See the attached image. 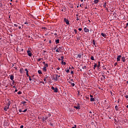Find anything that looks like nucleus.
Instances as JSON below:
<instances>
[{
  "label": "nucleus",
  "instance_id": "de8ad7c7",
  "mask_svg": "<svg viewBox=\"0 0 128 128\" xmlns=\"http://www.w3.org/2000/svg\"><path fill=\"white\" fill-rule=\"evenodd\" d=\"M42 30H46V27H42Z\"/></svg>",
  "mask_w": 128,
  "mask_h": 128
},
{
  "label": "nucleus",
  "instance_id": "774afa93",
  "mask_svg": "<svg viewBox=\"0 0 128 128\" xmlns=\"http://www.w3.org/2000/svg\"><path fill=\"white\" fill-rule=\"evenodd\" d=\"M125 97L126 98H128V96L126 95V96H125Z\"/></svg>",
  "mask_w": 128,
  "mask_h": 128
},
{
  "label": "nucleus",
  "instance_id": "864d4df0",
  "mask_svg": "<svg viewBox=\"0 0 128 128\" xmlns=\"http://www.w3.org/2000/svg\"><path fill=\"white\" fill-rule=\"evenodd\" d=\"M14 26H16V28H18V24H14Z\"/></svg>",
  "mask_w": 128,
  "mask_h": 128
},
{
  "label": "nucleus",
  "instance_id": "6ab92c4d",
  "mask_svg": "<svg viewBox=\"0 0 128 128\" xmlns=\"http://www.w3.org/2000/svg\"><path fill=\"white\" fill-rule=\"evenodd\" d=\"M43 72H46V66H44L43 68Z\"/></svg>",
  "mask_w": 128,
  "mask_h": 128
},
{
  "label": "nucleus",
  "instance_id": "4468645a",
  "mask_svg": "<svg viewBox=\"0 0 128 128\" xmlns=\"http://www.w3.org/2000/svg\"><path fill=\"white\" fill-rule=\"evenodd\" d=\"M101 36H102L104 38H106V34L102 32L101 33Z\"/></svg>",
  "mask_w": 128,
  "mask_h": 128
},
{
  "label": "nucleus",
  "instance_id": "8fccbe9b",
  "mask_svg": "<svg viewBox=\"0 0 128 128\" xmlns=\"http://www.w3.org/2000/svg\"><path fill=\"white\" fill-rule=\"evenodd\" d=\"M19 112H23V111L22 110V109H20Z\"/></svg>",
  "mask_w": 128,
  "mask_h": 128
},
{
  "label": "nucleus",
  "instance_id": "c03bdc74",
  "mask_svg": "<svg viewBox=\"0 0 128 128\" xmlns=\"http://www.w3.org/2000/svg\"><path fill=\"white\" fill-rule=\"evenodd\" d=\"M82 70H84V68H86V66H84V67H82Z\"/></svg>",
  "mask_w": 128,
  "mask_h": 128
},
{
  "label": "nucleus",
  "instance_id": "c756f323",
  "mask_svg": "<svg viewBox=\"0 0 128 128\" xmlns=\"http://www.w3.org/2000/svg\"><path fill=\"white\" fill-rule=\"evenodd\" d=\"M104 106H105V108H108V103H105Z\"/></svg>",
  "mask_w": 128,
  "mask_h": 128
},
{
  "label": "nucleus",
  "instance_id": "79ce46f5",
  "mask_svg": "<svg viewBox=\"0 0 128 128\" xmlns=\"http://www.w3.org/2000/svg\"><path fill=\"white\" fill-rule=\"evenodd\" d=\"M74 32H75V34H77L78 30L76 29L74 30Z\"/></svg>",
  "mask_w": 128,
  "mask_h": 128
},
{
  "label": "nucleus",
  "instance_id": "49530a36",
  "mask_svg": "<svg viewBox=\"0 0 128 128\" xmlns=\"http://www.w3.org/2000/svg\"><path fill=\"white\" fill-rule=\"evenodd\" d=\"M114 66H118V62H116V63L114 64Z\"/></svg>",
  "mask_w": 128,
  "mask_h": 128
},
{
  "label": "nucleus",
  "instance_id": "423d86ee",
  "mask_svg": "<svg viewBox=\"0 0 128 128\" xmlns=\"http://www.w3.org/2000/svg\"><path fill=\"white\" fill-rule=\"evenodd\" d=\"M61 10L62 12H64L66 10V6L62 7Z\"/></svg>",
  "mask_w": 128,
  "mask_h": 128
},
{
  "label": "nucleus",
  "instance_id": "13d9d810",
  "mask_svg": "<svg viewBox=\"0 0 128 128\" xmlns=\"http://www.w3.org/2000/svg\"><path fill=\"white\" fill-rule=\"evenodd\" d=\"M42 60V58H40L38 60V62H40Z\"/></svg>",
  "mask_w": 128,
  "mask_h": 128
},
{
  "label": "nucleus",
  "instance_id": "5701e85b",
  "mask_svg": "<svg viewBox=\"0 0 128 128\" xmlns=\"http://www.w3.org/2000/svg\"><path fill=\"white\" fill-rule=\"evenodd\" d=\"M98 66V64L96 63H94V70H96V66Z\"/></svg>",
  "mask_w": 128,
  "mask_h": 128
},
{
  "label": "nucleus",
  "instance_id": "39448f33",
  "mask_svg": "<svg viewBox=\"0 0 128 128\" xmlns=\"http://www.w3.org/2000/svg\"><path fill=\"white\" fill-rule=\"evenodd\" d=\"M82 56H84L83 54H82V53L78 54L77 58H82Z\"/></svg>",
  "mask_w": 128,
  "mask_h": 128
},
{
  "label": "nucleus",
  "instance_id": "cd10ccee",
  "mask_svg": "<svg viewBox=\"0 0 128 128\" xmlns=\"http://www.w3.org/2000/svg\"><path fill=\"white\" fill-rule=\"evenodd\" d=\"M98 0H94V4H98Z\"/></svg>",
  "mask_w": 128,
  "mask_h": 128
},
{
  "label": "nucleus",
  "instance_id": "f8f14e48",
  "mask_svg": "<svg viewBox=\"0 0 128 128\" xmlns=\"http://www.w3.org/2000/svg\"><path fill=\"white\" fill-rule=\"evenodd\" d=\"M14 78V75H11L10 76V80H13Z\"/></svg>",
  "mask_w": 128,
  "mask_h": 128
},
{
  "label": "nucleus",
  "instance_id": "a18cd8bd",
  "mask_svg": "<svg viewBox=\"0 0 128 128\" xmlns=\"http://www.w3.org/2000/svg\"><path fill=\"white\" fill-rule=\"evenodd\" d=\"M82 28H78V30H79L80 32H82Z\"/></svg>",
  "mask_w": 128,
  "mask_h": 128
},
{
  "label": "nucleus",
  "instance_id": "bb28decb",
  "mask_svg": "<svg viewBox=\"0 0 128 128\" xmlns=\"http://www.w3.org/2000/svg\"><path fill=\"white\" fill-rule=\"evenodd\" d=\"M90 60H94V56H90Z\"/></svg>",
  "mask_w": 128,
  "mask_h": 128
},
{
  "label": "nucleus",
  "instance_id": "052dcab7",
  "mask_svg": "<svg viewBox=\"0 0 128 128\" xmlns=\"http://www.w3.org/2000/svg\"><path fill=\"white\" fill-rule=\"evenodd\" d=\"M71 74H74V71L71 70Z\"/></svg>",
  "mask_w": 128,
  "mask_h": 128
},
{
  "label": "nucleus",
  "instance_id": "7c9ffc66",
  "mask_svg": "<svg viewBox=\"0 0 128 128\" xmlns=\"http://www.w3.org/2000/svg\"><path fill=\"white\" fill-rule=\"evenodd\" d=\"M70 8H74V6L71 4V5L70 6Z\"/></svg>",
  "mask_w": 128,
  "mask_h": 128
},
{
  "label": "nucleus",
  "instance_id": "bf43d9fd",
  "mask_svg": "<svg viewBox=\"0 0 128 128\" xmlns=\"http://www.w3.org/2000/svg\"><path fill=\"white\" fill-rule=\"evenodd\" d=\"M26 74L27 76L30 77V75H28V72H27V73H26Z\"/></svg>",
  "mask_w": 128,
  "mask_h": 128
},
{
  "label": "nucleus",
  "instance_id": "a878e982",
  "mask_svg": "<svg viewBox=\"0 0 128 128\" xmlns=\"http://www.w3.org/2000/svg\"><path fill=\"white\" fill-rule=\"evenodd\" d=\"M38 73L39 74H42V70H38Z\"/></svg>",
  "mask_w": 128,
  "mask_h": 128
},
{
  "label": "nucleus",
  "instance_id": "58836bf2",
  "mask_svg": "<svg viewBox=\"0 0 128 128\" xmlns=\"http://www.w3.org/2000/svg\"><path fill=\"white\" fill-rule=\"evenodd\" d=\"M59 48H60V50H64V47H62V46H60V47H59Z\"/></svg>",
  "mask_w": 128,
  "mask_h": 128
},
{
  "label": "nucleus",
  "instance_id": "6e6552de",
  "mask_svg": "<svg viewBox=\"0 0 128 128\" xmlns=\"http://www.w3.org/2000/svg\"><path fill=\"white\" fill-rule=\"evenodd\" d=\"M27 54H28V56H32V52H30V50H28Z\"/></svg>",
  "mask_w": 128,
  "mask_h": 128
},
{
  "label": "nucleus",
  "instance_id": "72a5a7b5",
  "mask_svg": "<svg viewBox=\"0 0 128 128\" xmlns=\"http://www.w3.org/2000/svg\"><path fill=\"white\" fill-rule=\"evenodd\" d=\"M19 52H24V49L23 48L19 49Z\"/></svg>",
  "mask_w": 128,
  "mask_h": 128
},
{
  "label": "nucleus",
  "instance_id": "a19ab883",
  "mask_svg": "<svg viewBox=\"0 0 128 128\" xmlns=\"http://www.w3.org/2000/svg\"><path fill=\"white\" fill-rule=\"evenodd\" d=\"M0 8H2V4L0 2Z\"/></svg>",
  "mask_w": 128,
  "mask_h": 128
},
{
  "label": "nucleus",
  "instance_id": "aec40b11",
  "mask_svg": "<svg viewBox=\"0 0 128 128\" xmlns=\"http://www.w3.org/2000/svg\"><path fill=\"white\" fill-rule=\"evenodd\" d=\"M55 42H56V44H60V40H58V39L56 40Z\"/></svg>",
  "mask_w": 128,
  "mask_h": 128
},
{
  "label": "nucleus",
  "instance_id": "412c9836",
  "mask_svg": "<svg viewBox=\"0 0 128 128\" xmlns=\"http://www.w3.org/2000/svg\"><path fill=\"white\" fill-rule=\"evenodd\" d=\"M46 120H48V117H46V118L43 117L42 119V120L43 122H44V121H46Z\"/></svg>",
  "mask_w": 128,
  "mask_h": 128
},
{
  "label": "nucleus",
  "instance_id": "5fc2aeb1",
  "mask_svg": "<svg viewBox=\"0 0 128 128\" xmlns=\"http://www.w3.org/2000/svg\"><path fill=\"white\" fill-rule=\"evenodd\" d=\"M29 80L30 81H32V78H30V76H29Z\"/></svg>",
  "mask_w": 128,
  "mask_h": 128
},
{
  "label": "nucleus",
  "instance_id": "2f4dec72",
  "mask_svg": "<svg viewBox=\"0 0 128 128\" xmlns=\"http://www.w3.org/2000/svg\"><path fill=\"white\" fill-rule=\"evenodd\" d=\"M22 92L20 91L18 92V94H22Z\"/></svg>",
  "mask_w": 128,
  "mask_h": 128
},
{
  "label": "nucleus",
  "instance_id": "e2e57ef3",
  "mask_svg": "<svg viewBox=\"0 0 128 128\" xmlns=\"http://www.w3.org/2000/svg\"><path fill=\"white\" fill-rule=\"evenodd\" d=\"M44 82H46V78H44Z\"/></svg>",
  "mask_w": 128,
  "mask_h": 128
},
{
  "label": "nucleus",
  "instance_id": "ea45409f",
  "mask_svg": "<svg viewBox=\"0 0 128 128\" xmlns=\"http://www.w3.org/2000/svg\"><path fill=\"white\" fill-rule=\"evenodd\" d=\"M44 66H46V67L48 68V64H44Z\"/></svg>",
  "mask_w": 128,
  "mask_h": 128
},
{
  "label": "nucleus",
  "instance_id": "2eb2a0df",
  "mask_svg": "<svg viewBox=\"0 0 128 128\" xmlns=\"http://www.w3.org/2000/svg\"><path fill=\"white\" fill-rule=\"evenodd\" d=\"M92 44L96 48V40H92Z\"/></svg>",
  "mask_w": 128,
  "mask_h": 128
},
{
  "label": "nucleus",
  "instance_id": "69168bd1",
  "mask_svg": "<svg viewBox=\"0 0 128 128\" xmlns=\"http://www.w3.org/2000/svg\"><path fill=\"white\" fill-rule=\"evenodd\" d=\"M20 128H24V126L22 125L20 126Z\"/></svg>",
  "mask_w": 128,
  "mask_h": 128
},
{
  "label": "nucleus",
  "instance_id": "680f3d73",
  "mask_svg": "<svg viewBox=\"0 0 128 128\" xmlns=\"http://www.w3.org/2000/svg\"><path fill=\"white\" fill-rule=\"evenodd\" d=\"M14 70H18V68L16 67H14Z\"/></svg>",
  "mask_w": 128,
  "mask_h": 128
},
{
  "label": "nucleus",
  "instance_id": "37998d69",
  "mask_svg": "<svg viewBox=\"0 0 128 128\" xmlns=\"http://www.w3.org/2000/svg\"><path fill=\"white\" fill-rule=\"evenodd\" d=\"M27 110H28V109H25L24 110H23V112H26Z\"/></svg>",
  "mask_w": 128,
  "mask_h": 128
},
{
  "label": "nucleus",
  "instance_id": "f704fd0d",
  "mask_svg": "<svg viewBox=\"0 0 128 128\" xmlns=\"http://www.w3.org/2000/svg\"><path fill=\"white\" fill-rule=\"evenodd\" d=\"M25 71L26 72V74L28 73V70L27 68H26V69H25Z\"/></svg>",
  "mask_w": 128,
  "mask_h": 128
},
{
  "label": "nucleus",
  "instance_id": "7ed1b4c3",
  "mask_svg": "<svg viewBox=\"0 0 128 128\" xmlns=\"http://www.w3.org/2000/svg\"><path fill=\"white\" fill-rule=\"evenodd\" d=\"M64 22H66V24H67V26L70 25V21L66 19V18H64Z\"/></svg>",
  "mask_w": 128,
  "mask_h": 128
},
{
  "label": "nucleus",
  "instance_id": "4d7b16f0",
  "mask_svg": "<svg viewBox=\"0 0 128 128\" xmlns=\"http://www.w3.org/2000/svg\"><path fill=\"white\" fill-rule=\"evenodd\" d=\"M18 92V89H16V88L14 92Z\"/></svg>",
  "mask_w": 128,
  "mask_h": 128
},
{
  "label": "nucleus",
  "instance_id": "09e8293b",
  "mask_svg": "<svg viewBox=\"0 0 128 128\" xmlns=\"http://www.w3.org/2000/svg\"><path fill=\"white\" fill-rule=\"evenodd\" d=\"M77 40H80V36L78 37V38H77Z\"/></svg>",
  "mask_w": 128,
  "mask_h": 128
},
{
  "label": "nucleus",
  "instance_id": "393cba45",
  "mask_svg": "<svg viewBox=\"0 0 128 128\" xmlns=\"http://www.w3.org/2000/svg\"><path fill=\"white\" fill-rule=\"evenodd\" d=\"M90 102H94V98H91L90 99Z\"/></svg>",
  "mask_w": 128,
  "mask_h": 128
},
{
  "label": "nucleus",
  "instance_id": "20e7f679",
  "mask_svg": "<svg viewBox=\"0 0 128 128\" xmlns=\"http://www.w3.org/2000/svg\"><path fill=\"white\" fill-rule=\"evenodd\" d=\"M74 108H76V110H80V104H78V106H74Z\"/></svg>",
  "mask_w": 128,
  "mask_h": 128
},
{
  "label": "nucleus",
  "instance_id": "0eeeda50",
  "mask_svg": "<svg viewBox=\"0 0 128 128\" xmlns=\"http://www.w3.org/2000/svg\"><path fill=\"white\" fill-rule=\"evenodd\" d=\"M84 32H90V30H88L86 27H85L84 28Z\"/></svg>",
  "mask_w": 128,
  "mask_h": 128
},
{
  "label": "nucleus",
  "instance_id": "f257e3e1",
  "mask_svg": "<svg viewBox=\"0 0 128 128\" xmlns=\"http://www.w3.org/2000/svg\"><path fill=\"white\" fill-rule=\"evenodd\" d=\"M52 79L57 82V80H58V74H53Z\"/></svg>",
  "mask_w": 128,
  "mask_h": 128
},
{
  "label": "nucleus",
  "instance_id": "b1692460",
  "mask_svg": "<svg viewBox=\"0 0 128 128\" xmlns=\"http://www.w3.org/2000/svg\"><path fill=\"white\" fill-rule=\"evenodd\" d=\"M115 110H118V106H115Z\"/></svg>",
  "mask_w": 128,
  "mask_h": 128
},
{
  "label": "nucleus",
  "instance_id": "ddd939ff",
  "mask_svg": "<svg viewBox=\"0 0 128 128\" xmlns=\"http://www.w3.org/2000/svg\"><path fill=\"white\" fill-rule=\"evenodd\" d=\"M8 108H10V107L6 106L4 108V110H5L6 112V111L8 110Z\"/></svg>",
  "mask_w": 128,
  "mask_h": 128
},
{
  "label": "nucleus",
  "instance_id": "9b49d317",
  "mask_svg": "<svg viewBox=\"0 0 128 128\" xmlns=\"http://www.w3.org/2000/svg\"><path fill=\"white\" fill-rule=\"evenodd\" d=\"M122 61L123 62H126V58L124 56H122Z\"/></svg>",
  "mask_w": 128,
  "mask_h": 128
},
{
  "label": "nucleus",
  "instance_id": "0e129e2a",
  "mask_svg": "<svg viewBox=\"0 0 128 128\" xmlns=\"http://www.w3.org/2000/svg\"><path fill=\"white\" fill-rule=\"evenodd\" d=\"M20 74H22V69H20Z\"/></svg>",
  "mask_w": 128,
  "mask_h": 128
},
{
  "label": "nucleus",
  "instance_id": "4be33fe9",
  "mask_svg": "<svg viewBox=\"0 0 128 128\" xmlns=\"http://www.w3.org/2000/svg\"><path fill=\"white\" fill-rule=\"evenodd\" d=\"M56 52H62V50H60V48H57V49L56 50Z\"/></svg>",
  "mask_w": 128,
  "mask_h": 128
},
{
  "label": "nucleus",
  "instance_id": "f3484780",
  "mask_svg": "<svg viewBox=\"0 0 128 128\" xmlns=\"http://www.w3.org/2000/svg\"><path fill=\"white\" fill-rule=\"evenodd\" d=\"M103 6H104V8H106V2L103 4Z\"/></svg>",
  "mask_w": 128,
  "mask_h": 128
},
{
  "label": "nucleus",
  "instance_id": "f03ea898",
  "mask_svg": "<svg viewBox=\"0 0 128 128\" xmlns=\"http://www.w3.org/2000/svg\"><path fill=\"white\" fill-rule=\"evenodd\" d=\"M51 89L52 90L54 91V92H58V88L56 87H54V86H52L51 88Z\"/></svg>",
  "mask_w": 128,
  "mask_h": 128
},
{
  "label": "nucleus",
  "instance_id": "473e14b6",
  "mask_svg": "<svg viewBox=\"0 0 128 128\" xmlns=\"http://www.w3.org/2000/svg\"><path fill=\"white\" fill-rule=\"evenodd\" d=\"M65 71L66 72H70V70H66V69L65 70Z\"/></svg>",
  "mask_w": 128,
  "mask_h": 128
},
{
  "label": "nucleus",
  "instance_id": "4c0bfd02",
  "mask_svg": "<svg viewBox=\"0 0 128 128\" xmlns=\"http://www.w3.org/2000/svg\"><path fill=\"white\" fill-rule=\"evenodd\" d=\"M97 67L98 68H100V64H98V65H97Z\"/></svg>",
  "mask_w": 128,
  "mask_h": 128
},
{
  "label": "nucleus",
  "instance_id": "603ef678",
  "mask_svg": "<svg viewBox=\"0 0 128 128\" xmlns=\"http://www.w3.org/2000/svg\"><path fill=\"white\" fill-rule=\"evenodd\" d=\"M128 122L126 119L124 120V122Z\"/></svg>",
  "mask_w": 128,
  "mask_h": 128
},
{
  "label": "nucleus",
  "instance_id": "a211bd4d",
  "mask_svg": "<svg viewBox=\"0 0 128 128\" xmlns=\"http://www.w3.org/2000/svg\"><path fill=\"white\" fill-rule=\"evenodd\" d=\"M60 58H61V60H62V64L63 62H64V56H60Z\"/></svg>",
  "mask_w": 128,
  "mask_h": 128
},
{
  "label": "nucleus",
  "instance_id": "e433bc0d",
  "mask_svg": "<svg viewBox=\"0 0 128 128\" xmlns=\"http://www.w3.org/2000/svg\"><path fill=\"white\" fill-rule=\"evenodd\" d=\"M71 86H75L74 83H72Z\"/></svg>",
  "mask_w": 128,
  "mask_h": 128
},
{
  "label": "nucleus",
  "instance_id": "6e6d98bb",
  "mask_svg": "<svg viewBox=\"0 0 128 128\" xmlns=\"http://www.w3.org/2000/svg\"><path fill=\"white\" fill-rule=\"evenodd\" d=\"M12 80V84H14L16 82H14V80Z\"/></svg>",
  "mask_w": 128,
  "mask_h": 128
},
{
  "label": "nucleus",
  "instance_id": "3c124183",
  "mask_svg": "<svg viewBox=\"0 0 128 128\" xmlns=\"http://www.w3.org/2000/svg\"><path fill=\"white\" fill-rule=\"evenodd\" d=\"M76 20H80L78 17H76Z\"/></svg>",
  "mask_w": 128,
  "mask_h": 128
},
{
  "label": "nucleus",
  "instance_id": "1a4fd4ad",
  "mask_svg": "<svg viewBox=\"0 0 128 128\" xmlns=\"http://www.w3.org/2000/svg\"><path fill=\"white\" fill-rule=\"evenodd\" d=\"M120 58H122L121 55H119L118 56V58H116L117 62H120Z\"/></svg>",
  "mask_w": 128,
  "mask_h": 128
},
{
  "label": "nucleus",
  "instance_id": "dca6fc26",
  "mask_svg": "<svg viewBox=\"0 0 128 128\" xmlns=\"http://www.w3.org/2000/svg\"><path fill=\"white\" fill-rule=\"evenodd\" d=\"M8 102L7 104V105H8V106L10 108V104H12V102H10V101L9 100H8Z\"/></svg>",
  "mask_w": 128,
  "mask_h": 128
},
{
  "label": "nucleus",
  "instance_id": "c9c22d12",
  "mask_svg": "<svg viewBox=\"0 0 128 128\" xmlns=\"http://www.w3.org/2000/svg\"><path fill=\"white\" fill-rule=\"evenodd\" d=\"M62 64H64V66H66V62H64V61H63V62H62Z\"/></svg>",
  "mask_w": 128,
  "mask_h": 128
},
{
  "label": "nucleus",
  "instance_id": "c85d7f7f",
  "mask_svg": "<svg viewBox=\"0 0 128 128\" xmlns=\"http://www.w3.org/2000/svg\"><path fill=\"white\" fill-rule=\"evenodd\" d=\"M21 104H26V102L23 101V102H21Z\"/></svg>",
  "mask_w": 128,
  "mask_h": 128
},
{
  "label": "nucleus",
  "instance_id": "338daca9",
  "mask_svg": "<svg viewBox=\"0 0 128 128\" xmlns=\"http://www.w3.org/2000/svg\"><path fill=\"white\" fill-rule=\"evenodd\" d=\"M56 70H60V67H58V68H56Z\"/></svg>",
  "mask_w": 128,
  "mask_h": 128
},
{
  "label": "nucleus",
  "instance_id": "9d476101",
  "mask_svg": "<svg viewBox=\"0 0 128 128\" xmlns=\"http://www.w3.org/2000/svg\"><path fill=\"white\" fill-rule=\"evenodd\" d=\"M102 78H100V80H106V76H104V75L102 74Z\"/></svg>",
  "mask_w": 128,
  "mask_h": 128
}]
</instances>
